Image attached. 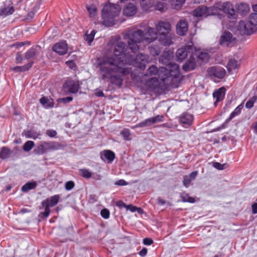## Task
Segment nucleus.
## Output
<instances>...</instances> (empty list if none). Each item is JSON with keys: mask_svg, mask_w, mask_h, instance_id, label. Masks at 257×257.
Returning <instances> with one entry per match:
<instances>
[{"mask_svg": "<svg viewBox=\"0 0 257 257\" xmlns=\"http://www.w3.org/2000/svg\"><path fill=\"white\" fill-rule=\"evenodd\" d=\"M124 51L123 43H118L115 46L113 52H110L104 64L100 66V74L102 78L109 79L112 83L118 86L122 83L121 76L130 71L127 66L128 64L143 69L149 62L147 57L142 54L138 55L133 60V56L130 54L129 52L127 54L124 53Z\"/></svg>", "mask_w": 257, "mask_h": 257, "instance_id": "1", "label": "nucleus"}, {"mask_svg": "<svg viewBox=\"0 0 257 257\" xmlns=\"http://www.w3.org/2000/svg\"><path fill=\"white\" fill-rule=\"evenodd\" d=\"M156 30L158 33H156L155 30L150 28L145 34V38L143 39V33L138 30L132 34L129 35L128 45L130 49L135 53L139 49V46L138 43L142 42L149 43L156 40L157 38L160 43L164 45H170L172 43V35L170 33L171 25L167 22H160L156 26Z\"/></svg>", "mask_w": 257, "mask_h": 257, "instance_id": "2", "label": "nucleus"}, {"mask_svg": "<svg viewBox=\"0 0 257 257\" xmlns=\"http://www.w3.org/2000/svg\"><path fill=\"white\" fill-rule=\"evenodd\" d=\"M165 56V54L162 56L160 61L163 63L167 65V68L162 67L158 71L156 66H152L148 69L149 73L150 74H155L158 72L159 77L163 81H164L169 76L176 77L179 73V66L178 65L171 63L168 64L172 57V55H168V57L166 58H164Z\"/></svg>", "mask_w": 257, "mask_h": 257, "instance_id": "3", "label": "nucleus"}, {"mask_svg": "<svg viewBox=\"0 0 257 257\" xmlns=\"http://www.w3.org/2000/svg\"><path fill=\"white\" fill-rule=\"evenodd\" d=\"M120 12V8L117 4H108L105 5L102 10V24L109 27L115 24V18Z\"/></svg>", "mask_w": 257, "mask_h": 257, "instance_id": "4", "label": "nucleus"}, {"mask_svg": "<svg viewBox=\"0 0 257 257\" xmlns=\"http://www.w3.org/2000/svg\"><path fill=\"white\" fill-rule=\"evenodd\" d=\"M215 15H219L222 12L227 14L230 19H235L236 13L232 5L229 2H217L214 5Z\"/></svg>", "mask_w": 257, "mask_h": 257, "instance_id": "5", "label": "nucleus"}, {"mask_svg": "<svg viewBox=\"0 0 257 257\" xmlns=\"http://www.w3.org/2000/svg\"><path fill=\"white\" fill-rule=\"evenodd\" d=\"M60 145L55 142H43L37 147L34 150L35 153L37 154H43L47 151L57 150Z\"/></svg>", "mask_w": 257, "mask_h": 257, "instance_id": "6", "label": "nucleus"}, {"mask_svg": "<svg viewBox=\"0 0 257 257\" xmlns=\"http://www.w3.org/2000/svg\"><path fill=\"white\" fill-rule=\"evenodd\" d=\"M226 74L225 70L220 66H212L209 67L207 70V76L211 79H222Z\"/></svg>", "mask_w": 257, "mask_h": 257, "instance_id": "7", "label": "nucleus"}, {"mask_svg": "<svg viewBox=\"0 0 257 257\" xmlns=\"http://www.w3.org/2000/svg\"><path fill=\"white\" fill-rule=\"evenodd\" d=\"M80 89V84L78 80L68 79L63 85V90L67 93H76Z\"/></svg>", "mask_w": 257, "mask_h": 257, "instance_id": "8", "label": "nucleus"}, {"mask_svg": "<svg viewBox=\"0 0 257 257\" xmlns=\"http://www.w3.org/2000/svg\"><path fill=\"white\" fill-rule=\"evenodd\" d=\"M214 6L210 8L206 7H199L194 10V17H206L210 15H215Z\"/></svg>", "mask_w": 257, "mask_h": 257, "instance_id": "9", "label": "nucleus"}, {"mask_svg": "<svg viewBox=\"0 0 257 257\" xmlns=\"http://www.w3.org/2000/svg\"><path fill=\"white\" fill-rule=\"evenodd\" d=\"M238 30L241 35H249L252 34L255 30L249 22L241 21L238 25Z\"/></svg>", "mask_w": 257, "mask_h": 257, "instance_id": "10", "label": "nucleus"}, {"mask_svg": "<svg viewBox=\"0 0 257 257\" xmlns=\"http://www.w3.org/2000/svg\"><path fill=\"white\" fill-rule=\"evenodd\" d=\"M235 38L232 37V35L229 32H225L221 36L219 43L223 46L231 47L235 43Z\"/></svg>", "mask_w": 257, "mask_h": 257, "instance_id": "11", "label": "nucleus"}, {"mask_svg": "<svg viewBox=\"0 0 257 257\" xmlns=\"http://www.w3.org/2000/svg\"><path fill=\"white\" fill-rule=\"evenodd\" d=\"M53 50L60 55L65 54L68 51V45L65 42H60L55 44Z\"/></svg>", "mask_w": 257, "mask_h": 257, "instance_id": "12", "label": "nucleus"}, {"mask_svg": "<svg viewBox=\"0 0 257 257\" xmlns=\"http://www.w3.org/2000/svg\"><path fill=\"white\" fill-rule=\"evenodd\" d=\"M176 31L178 35L184 36L188 31V23L184 20H180L176 26Z\"/></svg>", "mask_w": 257, "mask_h": 257, "instance_id": "13", "label": "nucleus"}, {"mask_svg": "<svg viewBox=\"0 0 257 257\" xmlns=\"http://www.w3.org/2000/svg\"><path fill=\"white\" fill-rule=\"evenodd\" d=\"M225 93L226 89L224 87L219 88L213 92V96L214 99L216 100L214 103L215 106L218 102L224 99Z\"/></svg>", "mask_w": 257, "mask_h": 257, "instance_id": "14", "label": "nucleus"}, {"mask_svg": "<svg viewBox=\"0 0 257 257\" xmlns=\"http://www.w3.org/2000/svg\"><path fill=\"white\" fill-rule=\"evenodd\" d=\"M191 50V48L189 46L179 49L176 52V57L178 60L182 61L187 56L189 51Z\"/></svg>", "mask_w": 257, "mask_h": 257, "instance_id": "15", "label": "nucleus"}, {"mask_svg": "<svg viewBox=\"0 0 257 257\" xmlns=\"http://www.w3.org/2000/svg\"><path fill=\"white\" fill-rule=\"evenodd\" d=\"M101 159L108 163H111L114 159V154L111 151L105 150L100 153Z\"/></svg>", "mask_w": 257, "mask_h": 257, "instance_id": "16", "label": "nucleus"}, {"mask_svg": "<svg viewBox=\"0 0 257 257\" xmlns=\"http://www.w3.org/2000/svg\"><path fill=\"white\" fill-rule=\"evenodd\" d=\"M59 199V196L58 195H54L43 201L42 204L43 206H47L49 207H53L58 203Z\"/></svg>", "mask_w": 257, "mask_h": 257, "instance_id": "17", "label": "nucleus"}, {"mask_svg": "<svg viewBox=\"0 0 257 257\" xmlns=\"http://www.w3.org/2000/svg\"><path fill=\"white\" fill-rule=\"evenodd\" d=\"M136 12V6L131 3H129L123 9V14L127 16H132L135 14Z\"/></svg>", "mask_w": 257, "mask_h": 257, "instance_id": "18", "label": "nucleus"}, {"mask_svg": "<svg viewBox=\"0 0 257 257\" xmlns=\"http://www.w3.org/2000/svg\"><path fill=\"white\" fill-rule=\"evenodd\" d=\"M40 102L42 105L45 108H49L54 106L53 100L49 97L43 96L40 99Z\"/></svg>", "mask_w": 257, "mask_h": 257, "instance_id": "19", "label": "nucleus"}, {"mask_svg": "<svg viewBox=\"0 0 257 257\" xmlns=\"http://www.w3.org/2000/svg\"><path fill=\"white\" fill-rule=\"evenodd\" d=\"M210 59V56L206 52H201L197 56L196 63L202 65L207 63Z\"/></svg>", "mask_w": 257, "mask_h": 257, "instance_id": "20", "label": "nucleus"}, {"mask_svg": "<svg viewBox=\"0 0 257 257\" xmlns=\"http://www.w3.org/2000/svg\"><path fill=\"white\" fill-rule=\"evenodd\" d=\"M140 4L142 9L146 12L154 10V5L151 0H141Z\"/></svg>", "mask_w": 257, "mask_h": 257, "instance_id": "21", "label": "nucleus"}, {"mask_svg": "<svg viewBox=\"0 0 257 257\" xmlns=\"http://www.w3.org/2000/svg\"><path fill=\"white\" fill-rule=\"evenodd\" d=\"M240 65V62L235 59H231L229 60L227 65V69L229 72L235 70L238 68Z\"/></svg>", "mask_w": 257, "mask_h": 257, "instance_id": "22", "label": "nucleus"}, {"mask_svg": "<svg viewBox=\"0 0 257 257\" xmlns=\"http://www.w3.org/2000/svg\"><path fill=\"white\" fill-rule=\"evenodd\" d=\"M193 117L191 114H185L180 118V122L187 125H190L192 123Z\"/></svg>", "mask_w": 257, "mask_h": 257, "instance_id": "23", "label": "nucleus"}, {"mask_svg": "<svg viewBox=\"0 0 257 257\" xmlns=\"http://www.w3.org/2000/svg\"><path fill=\"white\" fill-rule=\"evenodd\" d=\"M164 2V3H162L161 2H159L156 4L155 6H154V10H158L160 11H164L167 9V5H170L173 8V7L168 3L167 1L163 0Z\"/></svg>", "mask_w": 257, "mask_h": 257, "instance_id": "24", "label": "nucleus"}, {"mask_svg": "<svg viewBox=\"0 0 257 257\" xmlns=\"http://www.w3.org/2000/svg\"><path fill=\"white\" fill-rule=\"evenodd\" d=\"M148 126L155 123L161 122L163 120V116L158 115L153 117H151L146 119Z\"/></svg>", "mask_w": 257, "mask_h": 257, "instance_id": "25", "label": "nucleus"}, {"mask_svg": "<svg viewBox=\"0 0 257 257\" xmlns=\"http://www.w3.org/2000/svg\"><path fill=\"white\" fill-rule=\"evenodd\" d=\"M14 12V8L11 6L0 9V15L3 17L13 14Z\"/></svg>", "mask_w": 257, "mask_h": 257, "instance_id": "26", "label": "nucleus"}, {"mask_svg": "<svg viewBox=\"0 0 257 257\" xmlns=\"http://www.w3.org/2000/svg\"><path fill=\"white\" fill-rule=\"evenodd\" d=\"M32 63H29L23 66H16L11 68L15 72H24L29 70L32 66Z\"/></svg>", "mask_w": 257, "mask_h": 257, "instance_id": "27", "label": "nucleus"}, {"mask_svg": "<svg viewBox=\"0 0 257 257\" xmlns=\"http://www.w3.org/2000/svg\"><path fill=\"white\" fill-rule=\"evenodd\" d=\"M95 34V31L94 30L92 31L90 34H88V32H86L84 36V39L86 41L89 45H91V43L93 41L94 36Z\"/></svg>", "mask_w": 257, "mask_h": 257, "instance_id": "28", "label": "nucleus"}, {"mask_svg": "<svg viewBox=\"0 0 257 257\" xmlns=\"http://www.w3.org/2000/svg\"><path fill=\"white\" fill-rule=\"evenodd\" d=\"M243 104H241L240 105H239L238 106H237L235 109L231 113L229 118H228V120H231L233 118H234L235 116L239 115L240 112H241V111L242 110V109L243 108Z\"/></svg>", "mask_w": 257, "mask_h": 257, "instance_id": "29", "label": "nucleus"}, {"mask_svg": "<svg viewBox=\"0 0 257 257\" xmlns=\"http://www.w3.org/2000/svg\"><path fill=\"white\" fill-rule=\"evenodd\" d=\"M25 136L27 138H32L36 140L41 136V134L39 132L30 131L25 132Z\"/></svg>", "mask_w": 257, "mask_h": 257, "instance_id": "30", "label": "nucleus"}, {"mask_svg": "<svg viewBox=\"0 0 257 257\" xmlns=\"http://www.w3.org/2000/svg\"><path fill=\"white\" fill-rule=\"evenodd\" d=\"M36 186L35 182H29L25 184L22 187V191L23 192H27L30 190L35 188Z\"/></svg>", "mask_w": 257, "mask_h": 257, "instance_id": "31", "label": "nucleus"}, {"mask_svg": "<svg viewBox=\"0 0 257 257\" xmlns=\"http://www.w3.org/2000/svg\"><path fill=\"white\" fill-rule=\"evenodd\" d=\"M11 154V151L8 148L4 147L1 149L0 151V158L5 159L8 158Z\"/></svg>", "mask_w": 257, "mask_h": 257, "instance_id": "32", "label": "nucleus"}, {"mask_svg": "<svg viewBox=\"0 0 257 257\" xmlns=\"http://www.w3.org/2000/svg\"><path fill=\"white\" fill-rule=\"evenodd\" d=\"M249 22L254 27L257 26V13L254 12L250 15Z\"/></svg>", "mask_w": 257, "mask_h": 257, "instance_id": "33", "label": "nucleus"}, {"mask_svg": "<svg viewBox=\"0 0 257 257\" xmlns=\"http://www.w3.org/2000/svg\"><path fill=\"white\" fill-rule=\"evenodd\" d=\"M257 99V96H254L252 97L250 99H249L246 103L245 104V107L247 108H251L254 103V102L256 101Z\"/></svg>", "mask_w": 257, "mask_h": 257, "instance_id": "34", "label": "nucleus"}, {"mask_svg": "<svg viewBox=\"0 0 257 257\" xmlns=\"http://www.w3.org/2000/svg\"><path fill=\"white\" fill-rule=\"evenodd\" d=\"M34 146V143L33 141H27L24 145L23 149L25 151H30L32 148Z\"/></svg>", "mask_w": 257, "mask_h": 257, "instance_id": "35", "label": "nucleus"}, {"mask_svg": "<svg viewBox=\"0 0 257 257\" xmlns=\"http://www.w3.org/2000/svg\"><path fill=\"white\" fill-rule=\"evenodd\" d=\"M90 17H94L96 13V8L94 5H90L87 7Z\"/></svg>", "mask_w": 257, "mask_h": 257, "instance_id": "36", "label": "nucleus"}, {"mask_svg": "<svg viewBox=\"0 0 257 257\" xmlns=\"http://www.w3.org/2000/svg\"><path fill=\"white\" fill-rule=\"evenodd\" d=\"M80 173L82 176L86 178H89L91 177V173L87 169H81L79 171Z\"/></svg>", "mask_w": 257, "mask_h": 257, "instance_id": "37", "label": "nucleus"}, {"mask_svg": "<svg viewBox=\"0 0 257 257\" xmlns=\"http://www.w3.org/2000/svg\"><path fill=\"white\" fill-rule=\"evenodd\" d=\"M192 173H191L190 176H186L184 177V181H183V184L185 186L187 187L190 184L192 179Z\"/></svg>", "mask_w": 257, "mask_h": 257, "instance_id": "38", "label": "nucleus"}, {"mask_svg": "<svg viewBox=\"0 0 257 257\" xmlns=\"http://www.w3.org/2000/svg\"><path fill=\"white\" fill-rule=\"evenodd\" d=\"M74 187V183L72 181H69L65 183V188L66 190H71Z\"/></svg>", "mask_w": 257, "mask_h": 257, "instance_id": "39", "label": "nucleus"}, {"mask_svg": "<svg viewBox=\"0 0 257 257\" xmlns=\"http://www.w3.org/2000/svg\"><path fill=\"white\" fill-rule=\"evenodd\" d=\"M121 135L124 138L125 140H130V133L128 130L124 129L121 132Z\"/></svg>", "mask_w": 257, "mask_h": 257, "instance_id": "40", "label": "nucleus"}, {"mask_svg": "<svg viewBox=\"0 0 257 257\" xmlns=\"http://www.w3.org/2000/svg\"><path fill=\"white\" fill-rule=\"evenodd\" d=\"M182 198L184 202H193V198L189 196L186 193H183L182 195Z\"/></svg>", "mask_w": 257, "mask_h": 257, "instance_id": "41", "label": "nucleus"}, {"mask_svg": "<svg viewBox=\"0 0 257 257\" xmlns=\"http://www.w3.org/2000/svg\"><path fill=\"white\" fill-rule=\"evenodd\" d=\"M101 215L105 219H107L109 217V211L107 209H103L101 211Z\"/></svg>", "mask_w": 257, "mask_h": 257, "instance_id": "42", "label": "nucleus"}, {"mask_svg": "<svg viewBox=\"0 0 257 257\" xmlns=\"http://www.w3.org/2000/svg\"><path fill=\"white\" fill-rule=\"evenodd\" d=\"M238 10L240 11L241 9H243L242 13H246L248 11V7L246 4H241L238 6Z\"/></svg>", "mask_w": 257, "mask_h": 257, "instance_id": "43", "label": "nucleus"}, {"mask_svg": "<svg viewBox=\"0 0 257 257\" xmlns=\"http://www.w3.org/2000/svg\"><path fill=\"white\" fill-rule=\"evenodd\" d=\"M225 166V164H221L218 162H215V163H214V164H213V167L214 168H215L216 169H217L218 170H220L224 169Z\"/></svg>", "mask_w": 257, "mask_h": 257, "instance_id": "44", "label": "nucleus"}, {"mask_svg": "<svg viewBox=\"0 0 257 257\" xmlns=\"http://www.w3.org/2000/svg\"><path fill=\"white\" fill-rule=\"evenodd\" d=\"M147 126H148V125L146 119L144 121L136 124V125H134V126L132 127V128H135L136 127H146Z\"/></svg>", "mask_w": 257, "mask_h": 257, "instance_id": "45", "label": "nucleus"}, {"mask_svg": "<svg viewBox=\"0 0 257 257\" xmlns=\"http://www.w3.org/2000/svg\"><path fill=\"white\" fill-rule=\"evenodd\" d=\"M35 55L34 50H30L26 54L25 57L26 59H30L34 57Z\"/></svg>", "mask_w": 257, "mask_h": 257, "instance_id": "46", "label": "nucleus"}, {"mask_svg": "<svg viewBox=\"0 0 257 257\" xmlns=\"http://www.w3.org/2000/svg\"><path fill=\"white\" fill-rule=\"evenodd\" d=\"M66 64L71 69H75L76 68L75 63L73 61H68L66 62Z\"/></svg>", "mask_w": 257, "mask_h": 257, "instance_id": "47", "label": "nucleus"}, {"mask_svg": "<svg viewBox=\"0 0 257 257\" xmlns=\"http://www.w3.org/2000/svg\"><path fill=\"white\" fill-rule=\"evenodd\" d=\"M153 243V240L150 238H145L143 239V243L145 245H150Z\"/></svg>", "mask_w": 257, "mask_h": 257, "instance_id": "48", "label": "nucleus"}, {"mask_svg": "<svg viewBox=\"0 0 257 257\" xmlns=\"http://www.w3.org/2000/svg\"><path fill=\"white\" fill-rule=\"evenodd\" d=\"M46 134L50 137H54L56 135L57 133L54 130H50L47 131Z\"/></svg>", "mask_w": 257, "mask_h": 257, "instance_id": "49", "label": "nucleus"}, {"mask_svg": "<svg viewBox=\"0 0 257 257\" xmlns=\"http://www.w3.org/2000/svg\"><path fill=\"white\" fill-rule=\"evenodd\" d=\"M73 98L72 97H66L65 98H61L59 100V101L62 102L63 103H67L72 100Z\"/></svg>", "mask_w": 257, "mask_h": 257, "instance_id": "50", "label": "nucleus"}, {"mask_svg": "<svg viewBox=\"0 0 257 257\" xmlns=\"http://www.w3.org/2000/svg\"><path fill=\"white\" fill-rule=\"evenodd\" d=\"M125 208L127 210H130L132 212H134L136 211V210L137 209V207L133 206L132 205H127Z\"/></svg>", "mask_w": 257, "mask_h": 257, "instance_id": "51", "label": "nucleus"}, {"mask_svg": "<svg viewBox=\"0 0 257 257\" xmlns=\"http://www.w3.org/2000/svg\"><path fill=\"white\" fill-rule=\"evenodd\" d=\"M115 185L118 186H124L127 185V183L124 180H119L115 182Z\"/></svg>", "mask_w": 257, "mask_h": 257, "instance_id": "52", "label": "nucleus"}, {"mask_svg": "<svg viewBox=\"0 0 257 257\" xmlns=\"http://www.w3.org/2000/svg\"><path fill=\"white\" fill-rule=\"evenodd\" d=\"M43 206L45 207V211L43 213V215L45 217H47L50 214V210L49 209L50 207H49L47 206Z\"/></svg>", "mask_w": 257, "mask_h": 257, "instance_id": "53", "label": "nucleus"}, {"mask_svg": "<svg viewBox=\"0 0 257 257\" xmlns=\"http://www.w3.org/2000/svg\"><path fill=\"white\" fill-rule=\"evenodd\" d=\"M148 252V250L146 248H143L139 253V255L141 256H145Z\"/></svg>", "mask_w": 257, "mask_h": 257, "instance_id": "54", "label": "nucleus"}, {"mask_svg": "<svg viewBox=\"0 0 257 257\" xmlns=\"http://www.w3.org/2000/svg\"><path fill=\"white\" fill-rule=\"evenodd\" d=\"M116 205L117 206L119 207V208H121V207L125 208L127 205L126 204H125L124 203H123L121 201H119L116 202Z\"/></svg>", "mask_w": 257, "mask_h": 257, "instance_id": "55", "label": "nucleus"}, {"mask_svg": "<svg viewBox=\"0 0 257 257\" xmlns=\"http://www.w3.org/2000/svg\"><path fill=\"white\" fill-rule=\"evenodd\" d=\"M157 203L159 205L162 206L165 205L166 203V202L164 200L159 198L157 199Z\"/></svg>", "mask_w": 257, "mask_h": 257, "instance_id": "56", "label": "nucleus"}, {"mask_svg": "<svg viewBox=\"0 0 257 257\" xmlns=\"http://www.w3.org/2000/svg\"><path fill=\"white\" fill-rule=\"evenodd\" d=\"M23 58L19 54L17 55L16 60L17 63H21L22 62Z\"/></svg>", "mask_w": 257, "mask_h": 257, "instance_id": "57", "label": "nucleus"}, {"mask_svg": "<svg viewBox=\"0 0 257 257\" xmlns=\"http://www.w3.org/2000/svg\"><path fill=\"white\" fill-rule=\"evenodd\" d=\"M252 210L253 213H254V214L257 213V203H254L253 204H252Z\"/></svg>", "mask_w": 257, "mask_h": 257, "instance_id": "58", "label": "nucleus"}, {"mask_svg": "<svg viewBox=\"0 0 257 257\" xmlns=\"http://www.w3.org/2000/svg\"><path fill=\"white\" fill-rule=\"evenodd\" d=\"M95 95L97 96H103V93L101 90H97L95 92Z\"/></svg>", "mask_w": 257, "mask_h": 257, "instance_id": "59", "label": "nucleus"}, {"mask_svg": "<svg viewBox=\"0 0 257 257\" xmlns=\"http://www.w3.org/2000/svg\"><path fill=\"white\" fill-rule=\"evenodd\" d=\"M150 53L152 55L155 56L158 55L159 54V52L158 50H154V51H153L152 50H150Z\"/></svg>", "mask_w": 257, "mask_h": 257, "instance_id": "60", "label": "nucleus"}, {"mask_svg": "<svg viewBox=\"0 0 257 257\" xmlns=\"http://www.w3.org/2000/svg\"><path fill=\"white\" fill-rule=\"evenodd\" d=\"M252 9L254 12L257 13V4L252 5Z\"/></svg>", "mask_w": 257, "mask_h": 257, "instance_id": "61", "label": "nucleus"}, {"mask_svg": "<svg viewBox=\"0 0 257 257\" xmlns=\"http://www.w3.org/2000/svg\"><path fill=\"white\" fill-rule=\"evenodd\" d=\"M139 213L142 214L143 212V210L141 208L137 207V209L136 210Z\"/></svg>", "mask_w": 257, "mask_h": 257, "instance_id": "62", "label": "nucleus"}, {"mask_svg": "<svg viewBox=\"0 0 257 257\" xmlns=\"http://www.w3.org/2000/svg\"><path fill=\"white\" fill-rule=\"evenodd\" d=\"M254 129L255 133L257 134V121L255 122V123L254 125Z\"/></svg>", "mask_w": 257, "mask_h": 257, "instance_id": "63", "label": "nucleus"}, {"mask_svg": "<svg viewBox=\"0 0 257 257\" xmlns=\"http://www.w3.org/2000/svg\"><path fill=\"white\" fill-rule=\"evenodd\" d=\"M11 186H9V187H8L7 188V190L9 191V190H10L11 189Z\"/></svg>", "mask_w": 257, "mask_h": 257, "instance_id": "64", "label": "nucleus"}]
</instances>
